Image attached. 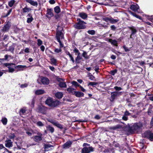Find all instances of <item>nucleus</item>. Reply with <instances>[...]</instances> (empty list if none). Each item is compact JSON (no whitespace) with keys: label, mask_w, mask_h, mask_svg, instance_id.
<instances>
[{"label":"nucleus","mask_w":153,"mask_h":153,"mask_svg":"<svg viewBox=\"0 0 153 153\" xmlns=\"http://www.w3.org/2000/svg\"><path fill=\"white\" fill-rule=\"evenodd\" d=\"M55 97L58 99H61L63 96V94L62 92H58L55 94Z\"/></svg>","instance_id":"nucleus-18"},{"label":"nucleus","mask_w":153,"mask_h":153,"mask_svg":"<svg viewBox=\"0 0 153 153\" xmlns=\"http://www.w3.org/2000/svg\"><path fill=\"white\" fill-rule=\"evenodd\" d=\"M122 119L126 121L128 120V118L125 116H124L122 117Z\"/></svg>","instance_id":"nucleus-64"},{"label":"nucleus","mask_w":153,"mask_h":153,"mask_svg":"<svg viewBox=\"0 0 153 153\" xmlns=\"http://www.w3.org/2000/svg\"><path fill=\"white\" fill-rule=\"evenodd\" d=\"M109 42H110L112 45L116 46H117V41L115 40H112L111 39H110L109 40Z\"/></svg>","instance_id":"nucleus-25"},{"label":"nucleus","mask_w":153,"mask_h":153,"mask_svg":"<svg viewBox=\"0 0 153 153\" xmlns=\"http://www.w3.org/2000/svg\"><path fill=\"white\" fill-rule=\"evenodd\" d=\"M33 17H31V18L28 17L27 18V22L28 23H30L33 21Z\"/></svg>","instance_id":"nucleus-45"},{"label":"nucleus","mask_w":153,"mask_h":153,"mask_svg":"<svg viewBox=\"0 0 153 153\" xmlns=\"http://www.w3.org/2000/svg\"><path fill=\"white\" fill-rule=\"evenodd\" d=\"M71 83L76 87H79L80 86L76 82L74 81L72 82Z\"/></svg>","instance_id":"nucleus-38"},{"label":"nucleus","mask_w":153,"mask_h":153,"mask_svg":"<svg viewBox=\"0 0 153 153\" xmlns=\"http://www.w3.org/2000/svg\"><path fill=\"white\" fill-rule=\"evenodd\" d=\"M48 131H50L51 133H53L54 131V128L50 126H48L47 127Z\"/></svg>","instance_id":"nucleus-27"},{"label":"nucleus","mask_w":153,"mask_h":153,"mask_svg":"<svg viewBox=\"0 0 153 153\" xmlns=\"http://www.w3.org/2000/svg\"><path fill=\"white\" fill-rule=\"evenodd\" d=\"M41 80L42 83L44 85H48L49 83V79L45 77H42Z\"/></svg>","instance_id":"nucleus-10"},{"label":"nucleus","mask_w":153,"mask_h":153,"mask_svg":"<svg viewBox=\"0 0 153 153\" xmlns=\"http://www.w3.org/2000/svg\"><path fill=\"white\" fill-rule=\"evenodd\" d=\"M134 17L140 20H142L140 16L137 15L135 13H134Z\"/></svg>","instance_id":"nucleus-56"},{"label":"nucleus","mask_w":153,"mask_h":153,"mask_svg":"<svg viewBox=\"0 0 153 153\" xmlns=\"http://www.w3.org/2000/svg\"><path fill=\"white\" fill-rule=\"evenodd\" d=\"M149 100L153 101V95H150L149 97Z\"/></svg>","instance_id":"nucleus-63"},{"label":"nucleus","mask_w":153,"mask_h":153,"mask_svg":"<svg viewBox=\"0 0 153 153\" xmlns=\"http://www.w3.org/2000/svg\"><path fill=\"white\" fill-rule=\"evenodd\" d=\"M58 42L59 43L60 45V48H61L63 47V44L61 42L60 40H57Z\"/></svg>","instance_id":"nucleus-48"},{"label":"nucleus","mask_w":153,"mask_h":153,"mask_svg":"<svg viewBox=\"0 0 153 153\" xmlns=\"http://www.w3.org/2000/svg\"><path fill=\"white\" fill-rule=\"evenodd\" d=\"M142 126V124L141 123H134V133H139L141 130Z\"/></svg>","instance_id":"nucleus-4"},{"label":"nucleus","mask_w":153,"mask_h":153,"mask_svg":"<svg viewBox=\"0 0 153 153\" xmlns=\"http://www.w3.org/2000/svg\"><path fill=\"white\" fill-rule=\"evenodd\" d=\"M72 143V141L70 140L68 141L64 144L62 146V148L64 149H67L69 148L71 146Z\"/></svg>","instance_id":"nucleus-9"},{"label":"nucleus","mask_w":153,"mask_h":153,"mask_svg":"<svg viewBox=\"0 0 153 153\" xmlns=\"http://www.w3.org/2000/svg\"><path fill=\"white\" fill-rule=\"evenodd\" d=\"M78 22L74 25V27L77 29H84L86 27L85 25L86 23L81 20L80 19H77Z\"/></svg>","instance_id":"nucleus-1"},{"label":"nucleus","mask_w":153,"mask_h":153,"mask_svg":"<svg viewBox=\"0 0 153 153\" xmlns=\"http://www.w3.org/2000/svg\"><path fill=\"white\" fill-rule=\"evenodd\" d=\"M37 125L39 127H42L44 126V124L41 121H39L36 123Z\"/></svg>","instance_id":"nucleus-37"},{"label":"nucleus","mask_w":153,"mask_h":153,"mask_svg":"<svg viewBox=\"0 0 153 153\" xmlns=\"http://www.w3.org/2000/svg\"><path fill=\"white\" fill-rule=\"evenodd\" d=\"M94 151V148L91 146L88 147H85L82 150V153H90Z\"/></svg>","instance_id":"nucleus-5"},{"label":"nucleus","mask_w":153,"mask_h":153,"mask_svg":"<svg viewBox=\"0 0 153 153\" xmlns=\"http://www.w3.org/2000/svg\"><path fill=\"white\" fill-rule=\"evenodd\" d=\"M35 101V99L34 98L32 100L31 104L30 105V106L32 108H33L34 106Z\"/></svg>","instance_id":"nucleus-50"},{"label":"nucleus","mask_w":153,"mask_h":153,"mask_svg":"<svg viewBox=\"0 0 153 153\" xmlns=\"http://www.w3.org/2000/svg\"><path fill=\"white\" fill-rule=\"evenodd\" d=\"M15 2V0H11L8 2L9 6L10 7H12L13 6Z\"/></svg>","instance_id":"nucleus-31"},{"label":"nucleus","mask_w":153,"mask_h":153,"mask_svg":"<svg viewBox=\"0 0 153 153\" xmlns=\"http://www.w3.org/2000/svg\"><path fill=\"white\" fill-rule=\"evenodd\" d=\"M48 109V108H47L45 106L41 105L38 107L37 110L40 113L45 114H46Z\"/></svg>","instance_id":"nucleus-6"},{"label":"nucleus","mask_w":153,"mask_h":153,"mask_svg":"<svg viewBox=\"0 0 153 153\" xmlns=\"http://www.w3.org/2000/svg\"><path fill=\"white\" fill-rule=\"evenodd\" d=\"M97 84V83L94 82H90L88 84V85H91L93 86L94 85H96Z\"/></svg>","instance_id":"nucleus-47"},{"label":"nucleus","mask_w":153,"mask_h":153,"mask_svg":"<svg viewBox=\"0 0 153 153\" xmlns=\"http://www.w3.org/2000/svg\"><path fill=\"white\" fill-rule=\"evenodd\" d=\"M49 2V3L51 4H54L55 3V1L54 0H50Z\"/></svg>","instance_id":"nucleus-62"},{"label":"nucleus","mask_w":153,"mask_h":153,"mask_svg":"<svg viewBox=\"0 0 153 153\" xmlns=\"http://www.w3.org/2000/svg\"><path fill=\"white\" fill-rule=\"evenodd\" d=\"M15 137V135L14 133H11L8 136V138L9 139H14Z\"/></svg>","instance_id":"nucleus-35"},{"label":"nucleus","mask_w":153,"mask_h":153,"mask_svg":"<svg viewBox=\"0 0 153 153\" xmlns=\"http://www.w3.org/2000/svg\"><path fill=\"white\" fill-rule=\"evenodd\" d=\"M55 12L57 13H59L60 11V9L59 7L57 6L55 7L54 8Z\"/></svg>","instance_id":"nucleus-32"},{"label":"nucleus","mask_w":153,"mask_h":153,"mask_svg":"<svg viewBox=\"0 0 153 153\" xmlns=\"http://www.w3.org/2000/svg\"><path fill=\"white\" fill-rule=\"evenodd\" d=\"M143 137L148 138L150 140L153 141V133L149 131L145 132L142 135Z\"/></svg>","instance_id":"nucleus-2"},{"label":"nucleus","mask_w":153,"mask_h":153,"mask_svg":"<svg viewBox=\"0 0 153 153\" xmlns=\"http://www.w3.org/2000/svg\"><path fill=\"white\" fill-rule=\"evenodd\" d=\"M24 51L27 53H28L30 52L29 49L28 48H26L24 50Z\"/></svg>","instance_id":"nucleus-60"},{"label":"nucleus","mask_w":153,"mask_h":153,"mask_svg":"<svg viewBox=\"0 0 153 153\" xmlns=\"http://www.w3.org/2000/svg\"><path fill=\"white\" fill-rule=\"evenodd\" d=\"M80 53H79L77 56L76 59V62L77 63H79V60L82 59L81 56L79 55Z\"/></svg>","instance_id":"nucleus-36"},{"label":"nucleus","mask_w":153,"mask_h":153,"mask_svg":"<svg viewBox=\"0 0 153 153\" xmlns=\"http://www.w3.org/2000/svg\"><path fill=\"white\" fill-rule=\"evenodd\" d=\"M47 17L48 18L51 17L53 16V10L52 9H48L47 10Z\"/></svg>","instance_id":"nucleus-15"},{"label":"nucleus","mask_w":153,"mask_h":153,"mask_svg":"<svg viewBox=\"0 0 153 153\" xmlns=\"http://www.w3.org/2000/svg\"><path fill=\"white\" fill-rule=\"evenodd\" d=\"M60 102L58 100H53L51 105V107H55L58 105L59 104Z\"/></svg>","instance_id":"nucleus-16"},{"label":"nucleus","mask_w":153,"mask_h":153,"mask_svg":"<svg viewBox=\"0 0 153 153\" xmlns=\"http://www.w3.org/2000/svg\"><path fill=\"white\" fill-rule=\"evenodd\" d=\"M4 65L7 67L9 72L12 73L15 71V65L14 64L6 63L4 64Z\"/></svg>","instance_id":"nucleus-3"},{"label":"nucleus","mask_w":153,"mask_h":153,"mask_svg":"<svg viewBox=\"0 0 153 153\" xmlns=\"http://www.w3.org/2000/svg\"><path fill=\"white\" fill-rule=\"evenodd\" d=\"M79 87L81 88V90L82 91H83V92H85L86 90L82 87L80 85L79 86Z\"/></svg>","instance_id":"nucleus-59"},{"label":"nucleus","mask_w":153,"mask_h":153,"mask_svg":"<svg viewBox=\"0 0 153 153\" xmlns=\"http://www.w3.org/2000/svg\"><path fill=\"white\" fill-rule=\"evenodd\" d=\"M123 48L125 50V51L126 52L129 51L130 50V48H128L125 45L123 46Z\"/></svg>","instance_id":"nucleus-52"},{"label":"nucleus","mask_w":153,"mask_h":153,"mask_svg":"<svg viewBox=\"0 0 153 153\" xmlns=\"http://www.w3.org/2000/svg\"><path fill=\"white\" fill-rule=\"evenodd\" d=\"M51 62L54 65H56V60L54 58H52L51 59Z\"/></svg>","instance_id":"nucleus-46"},{"label":"nucleus","mask_w":153,"mask_h":153,"mask_svg":"<svg viewBox=\"0 0 153 153\" xmlns=\"http://www.w3.org/2000/svg\"><path fill=\"white\" fill-rule=\"evenodd\" d=\"M59 85L61 88H66L67 87L65 83L63 82H60L59 84Z\"/></svg>","instance_id":"nucleus-28"},{"label":"nucleus","mask_w":153,"mask_h":153,"mask_svg":"<svg viewBox=\"0 0 153 153\" xmlns=\"http://www.w3.org/2000/svg\"><path fill=\"white\" fill-rule=\"evenodd\" d=\"M27 66L25 65H18L15 66V69L16 70V71H22L24 68H27Z\"/></svg>","instance_id":"nucleus-13"},{"label":"nucleus","mask_w":153,"mask_h":153,"mask_svg":"<svg viewBox=\"0 0 153 153\" xmlns=\"http://www.w3.org/2000/svg\"><path fill=\"white\" fill-rule=\"evenodd\" d=\"M121 126L119 125H118L115 126H113L111 127V129L114 130H116L117 129H119L121 128Z\"/></svg>","instance_id":"nucleus-33"},{"label":"nucleus","mask_w":153,"mask_h":153,"mask_svg":"<svg viewBox=\"0 0 153 153\" xmlns=\"http://www.w3.org/2000/svg\"><path fill=\"white\" fill-rule=\"evenodd\" d=\"M116 73H117L116 70L112 71H111V74L112 75H114Z\"/></svg>","instance_id":"nucleus-55"},{"label":"nucleus","mask_w":153,"mask_h":153,"mask_svg":"<svg viewBox=\"0 0 153 153\" xmlns=\"http://www.w3.org/2000/svg\"><path fill=\"white\" fill-rule=\"evenodd\" d=\"M32 10L31 9L28 7L27 6H25L24 8L22 9V11L24 13L29 12Z\"/></svg>","instance_id":"nucleus-21"},{"label":"nucleus","mask_w":153,"mask_h":153,"mask_svg":"<svg viewBox=\"0 0 153 153\" xmlns=\"http://www.w3.org/2000/svg\"><path fill=\"white\" fill-rule=\"evenodd\" d=\"M56 37L57 40H60L63 38V35L62 31H57L56 33Z\"/></svg>","instance_id":"nucleus-12"},{"label":"nucleus","mask_w":153,"mask_h":153,"mask_svg":"<svg viewBox=\"0 0 153 153\" xmlns=\"http://www.w3.org/2000/svg\"><path fill=\"white\" fill-rule=\"evenodd\" d=\"M13 142L10 139H7L5 141V146L8 148H10L13 146Z\"/></svg>","instance_id":"nucleus-8"},{"label":"nucleus","mask_w":153,"mask_h":153,"mask_svg":"<svg viewBox=\"0 0 153 153\" xmlns=\"http://www.w3.org/2000/svg\"><path fill=\"white\" fill-rule=\"evenodd\" d=\"M33 131L32 129L27 131L26 132V133L29 136H31L32 135V133H33Z\"/></svg>","instance_id":"nucleus-34"},{"label":"nucleus","mask_w":153,"mask_h":153,"mask_svg":"<svg viewBox=\"0 0 153 153\" xmlns=\"http://www.w3.org/2000/svg\"><path fill=\"white\" fill-rule=\"evenodd\" d=\"M54 51L56 53H59L62 51V49L60 48H55Z\"/></svg>","instance_id":"nucleus-44"},{"label":"nucleus","mask_w":153,"mask_h":153,"mask_svg":"<svg viewBox=\"0 0 153 153\" xmlns=\"http://www.w3.org/2000/svg\"><path fill=\"white\" fill-rule=\"evenodd\" d=\"M75 96L78 97H83L84 94L83 93L80 91H75L74 94Z\"/></svg>","instance_id":"nucleus-17"},{"label":"nucleus","mask_w":153,"mask_h":153,"mask_svg":"<svg viewBox=\"0 0 153 153\" xmlns=\"http://www.w3.org/2000/svg\"><path fill=\"white\" fill-rule=\"evenodd\" d=\"M1 121L3 125H6L7 124V120L5 117H2L1 120Z\"/></svg>","instance_id":"nucleus-29"},{"label":"nucleus","mask_w":153,"mask_h":153,"mask_svg":"<svg viewBox=\"0 0 153 153\" xmlns=\"http://www.w3.org/2000/svg\"><path fill=\"white\" fill-rule=\"evenodd\" d=\"M8 35H5L4 36V37L3 38V40H7V39H8Z\"/></svg>","instance_id":"nucleus-61"},{"label":"nucleus","mask_w":153,"mask_h":153,"mask_svg":"<svg viewBox=\"0 0 153 153\" xmlns=\"http://www.w3.org/2000/svg\"><path fill=\"white\" fill-rule=\"evenodd\" d=\"M87 32L88 34L91 35H94L95 33V31L93 30H88Z\"/></svg>","instance_id":"nucleus-42"},{"label":"nucleus","mask_w":153,"mask_h":153,"mask_svg":"<svg viewBox=\"0 0 153 153\" xmlns=\"http://www.w3.org/2000/svg\"><path fill=\"white\" fill-rule=\"evenodd\" d=\"M114 88L117 91L121 90L122 89L120 87H118L117 86H115L114 87Z\"/></svg>","instance_id":"nucleus-54"},{"label":"nucleus","mask_w":153,"mask_h":153,"mask_svg":"<svg viewBox=\"0 0 153 153\" xmlns=\"http://www.w3.org/2000/svg\"><path fill=\"white\" fill-rule=\"evenodd\" d=\"M134 12H137V13H140L141 11L139 9V7L137 4H134Z\"/></svg>","instance_id":"nucleus-20"},{"label":"nucleus","mask_w":153,"mask_h":153,"mask_svg":"<svg viewBox=\"0 0 153 153\" xmlns=\"http://www.w3.org/2000/svg\"><path fill=\"white\" fill-rule=\"evenodd\" d=\"M37 134L38 135L35 136L34 139L36 142H38L41 141L42 140V134L40 133H38Z\"/></svg>","instance_id":"nucleus-11"},{"label":"nucleus","mask_w":153,"mask_h":153,"mask_svg":"<svg viewBox=\"0 0 153 153\" xmlns=\"http://www.w3.org/2000/svg\"><path fill=\"white\" fill-rule=\"evenodd\" d=\"M35 93L36 95H40L44 93L45 91L43 90L39 89L36 91Z\"/></svg>","instance_id":"nucleus-24"},{"label":"nucleus","mask_w":153,"mask_h":153,"mask_svg":"<svg viewBox=\"0 0 153 153\" xmlns=\"http://www.w3.org/2000/svg\"><path fill=\"white\" fill-rule=\"evenodd\" d=\"M119 93L118 92H113L111 94V98L114 100L115 98V97Z\"/></svg>","instance_id":"nucleus-26"},{"label":"nucleus","mask_w":153,"mask_h":153,"mask_svg":"<svg viewBox=\"0 0 153 153\" xmlns=\"http://www.w3.org/2000/svg\"><path fill=\"white\" fill-rule=\"evenodd\" d=\"M67 91L69 93L74 94L75 90L73 88L69 87L67 89Z\"/></svg>","instance_id":"nucleus-23"},{"label":"nucleus","mask_w":153,"mask_h":153,"mask_svg":"<svg viewBox=\"0 0 153 153\" xmlns=\"http://www.w3.org/2000/svg\"><path fill=\"white\" fill-rule=\"evenodd\" d=\"M82 56L85 59H88L89 58V57L87 55V53L85 51L83 52L82 53Z\"/></svg>","instance_id":"nucleus-40"},{"label":"nucleus","mask_w":153,"mask_h":153,"mask_svg":"<svg viewBox=\"0 0 153 153\" xmlns=\"http://www.w3.org/2000/svg\"><path fill=\"white\" fill-rule=\"evenodd\" d=\"M89 78L91 80H94L95 79V77L93 75H91L90 76Z\"/></svg>","instance_id":"nucleus-58"},{"label":"nucleus","mask_w":153,"mask_h":153,"mask_svg":"<svg viewBox=\"0 0 153 153\" xmlns=\"http://www.w3.org/2000/svg\"><path fill=\"white\" fill-rule=\"evenodd\" d=\"M40 49H41V50L43 52L45 49V47L43 45H41L40 47Z\"/></svg>","instance_id":"nucleus-57"},{"label":"nucleus","mask_w":153,"mask_h":153,"mask_svg":"<svg viewBox=\"0 0 153 153\" xmlns=\"http://www.w3.org/2000/svg\"><path fill=\"white\" fill-rule=\"evenodd\" d=\"M10 28V26L8 24H6L5 25L4 27V30L6 31L7 30Z\"/></svg>","instance_id":"nucleus-41"},{"label":"nucleus","mask_w":153,"mask_h":153,"mask_svg":"<svg viewBox=\"0 0 153 153\" xmlns=\"http://www.w3.org/2000/svg\"><path fill=\"white\" fill-rule=\"evenodd\" d=\"M37 44L38 46H40L42 44L43 42H42V41L41 39H37Z\"/></svg>","instance_id":"nucleus-43"},{"label":"nucleus","mask_w":153,"mask_h":153,"mask_svg":"<svg viewBox=\"0 0 153 153\" xmlns=\"http://www.w3.org/2000/svg\"><path fill=\"white\" fill-rule=\"evenodd\" d=\"M14 50V48L12 46H10L9 47L8 51H10L11 52H13Z\"/></svg>","instance_id":"nucleus-49"},{"label":"nucleus","mask_w":153,"mask_h":153,"mask_svg":"<svg viewBox=\"0 0 153 153\" xmlns=\"http://www.w3.org/2000/svg\"><path fill=\"white\" fill-rule=\"evenodd\" d=\"M26 111V108L25 107L21 109L20 110L19 113L20 114H23L25 113Z\"/></svg>","instance_id":"nucleus-30"},{"label":"nucleus","mask_w":153,"mask_h":153,"mask_svg":"<svg viewBox=\"0 0 153 153\" xmlns=\"http://www.w3.org/2000/svg\"><path fill=\"white\" fill-rule=\"evenodd\" d=\"M118 21V20L114 19L112 18H110V22L111 23L113 24L117 22Z\"/></svg>","instance_id":"nucleus-39"},{"label":"nucleus","mask_w":153,"mask_h":153,"mask_svg":"<svg viewBox=\"0 0 153 153\" xmlns=\"http://www.w3.org/2000/svg\"><path fill=\"white\" fill-rule=\"evenodd\" d=\"M27 86V84H24L20 85V87L22 88H23L25 87H26Z\"/></svg>","instance_id":"nucleus-53"},{"label":"nucleus","mask_w":153,"mask_h":153,"mask_svg":"<svg viewBox=\"0 0 153 153\" xmlns=\"http://www.w3.org/2000/svg\"><path fill=\"white\" fill-rule=\"evenodd\" d=\"M79 16L83 19H85L88 17L87 14L84 12L80 13Z\"/></svg>","instance_id":"nucleus-19"},{"label":"nucleus","mask_w":153,"mask_h":153,"mask_svg":"<svg viewBox=\"0 0 153 153\" xmlns=\"http://www.w3.org/2000/svg\"><path fill=\"white\" fill-rule=\"evenodd\" d=\"M48 121L52 123L54 126H56L60 129H62L63 128L62 125L57 121L52 119L49 120Z\"/></svg>","instance_id":"nucleus-7"},{"label":"nucleus","mask_w":153,"mask_h":153,"mask_svg":"<svg viewBox=\"0 0 153 153\" xmlns=\"http://www.w3.org/2000/svg\"><path fill=\"white\" fill-rule=\"evenodd\" d=\"M53 100L52 98H48L45 101V103L50 106H51Z\"/></svg>","instance_id":"nucleus-22"},{"label":"nucleus","mask_w":153,"mask_h":153,"mask_svg":"<svg viewBox=\"0 0 153 153\" xmlns=\"http://www.w3.org/2000/svg\"><path fill=\"white\" fill-rule=\"evenodd\" d=\"M102 19L104 21L107 22H110V18L105 17V18H103Z\"/></svg>","instance_id":"nucleus-51"},{"label":"nucleus","mask_w":153,"mask_h":153,"mask_svg":"<svg viewBox=\"0 0 153 153\" xmlns=\"http://www.w3.org/2000/svg\"><path fill=\"white\" fill-rule=\"evenodd\" d=\"M26 1L33 6L37 7L38 6L37 2L36 1H34L33 0H26Z\"/></svg>","instance_id":"nucleus-14"}]
</instances>
